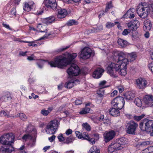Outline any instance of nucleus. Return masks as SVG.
<instances>
[{
  "mask_svg": "<svg viewBox=\"0 0 153 153\" xmlns=\"http://www.w3.org/2000/svg\"><path fill=\"white\" fill-rule=\"evenodd\" d=\"M116 142L120 145L121 146L123 147V146L127 143V139L124 137H122L117 139Z\"/></svg>",
  "mask_w": 153,
  "mask_h": 153,
  "instance_id": "nucleus-24",
  "label": "nucleus"
},
{
  "mask_svg": "<svg viewBox=\"0 0 153 153\" xmlns=\"http://www.w3.org/2000/svg\"><path fill=\"white\" fill-rule=\"evenodd\" d=\"M145 104L148 106H153V96L152 95L146 96L144 98Z\"/></svg>",
  "mask_w": 153,
  "mask_h": 153,
  "instance_id": "nucleus-17",
  "label": "nucleus"
},
{
  "mask_svg": "<svg viewBox=\"0 0 153 153\" xmlns=\"http://www.w3.org/2000/svg\"><path fill=\"white\" fill-rule=\"evenodd\" d=\"M55 19V17L52 16L44 19L43 22L44 23L48 25L53 22Z\"/></svg>",
  "mask_w": 153,
  "mask_h": 153,
  "instance_id": "nucleus-23",
  "label": "nucleus"
},
{
  "mask_svg": "<svg viewBox=\"0 0 153 153\" xmlns=\"http://www.w3.org/2000/svg\"><path fill=\"white\" fill-rule=\"evenodd\" d=\"M134 103L138 107H140L142 106V101L138 97L136 98L135 99Z\"/></svg>",
  "mask_w": 153,
  "mask_h": 153,
  "instance_id": "nucleus-35",
  "label": "nucleus"
},
{
  "mask_svg": "<svg viewBox=\"0 0 153 153\" xmlns=\"http://www.w3.org/2000/svg\"><path fill=\"white\" fill-rule=\"evenodd\" d=\"M90 109L89 108L85 107L83 108L81 111L79 112V114H86L87 113H90Z\"/></svg>",
  "mask_w": 153,
  "mask_h": 153,
  "instance_id": "nucleus-36",
  "label": "nucleus"
},
{
  "mask_svg": "<svg viewBox=\"0 0 153 153\" xmlns=\"http://www.w3.org/2000/svg\"><path fill=\"white\" fill-rule=\"evenodd\" d=\"M37 27L40 32L47 33V28L45 25L39 23L38 24Z\"/></svg>",
  "mask_w": 153,
  "mask_h": 153,
  "instance_id": "nucleus-26",
  "label": "nucleus"
},
{
  "mask_svg": "<svg viewBox=\"0 0 153 153\" xmlns=\"http://www.w3.org/2000/svg\"><path fill=\"white\" fill-rule=\"evenodd\" d=\"M134 97V94L131 92H128L124 95V98L127 100H131Z\"/></svg>",
  "mask_w": 153,
  "mask_h": 153,
  "instance_id": "nucleus-25",
  "label": "nucleus"
},
{
  "mask_svg": "<svg viewBox=\"0 0 153 153\" xmlns=\"http://www.w3.org/2000/svg\"><path fill=\"white\" fill-rule=\"evenodd\" d=\"M33 137L30 134H25L22 137V139L23 140H25V141H27L28 139H30H30H32V138Z\"/></svg>",
  "mask_w": 153,
  "mask_h": 153,
  "instance_id": "nucleus-40",
  "label": "nucleus"
},
{
  "mask_svg": "<svg viewBox=\"0 0 153 153\" xmlns=\"http://www.w3.org/2000/svg\"><path fill=\"white\" fill-rule=\"evenodd\" d=\"M117 93V91L116 90L114 91L111 94V97H114V96L116 95Z\"/></svg>",
  "mask_w": 153,
  "mask_h": 153,
  "instance_id": "nucleus-62",
  "label": "nucleus"
},
{
  "mask_svg": "<svg viewBox=\"0 0 153 153\" xmlns=\"http://www.w3.org/2000/svg\"><path fill=\"white\" fill-rule=\"evenodd\" d=\"M125 104L124 98L122 97H118L114 99L111 102L112 107L117 108L121 109L123 107Z\"/></svg>",
  "mask_w": 153,
  "mask_h": 153,
  "instance_id": "nucleus-5",
  "label": "nucleus"
},
{
  "mask_svg": "<svg viewBox=\"0 0 153 153\" xmlns=\"http://www.w3.org/2000/svg\"><path fill=\"white\" fill-rule=\"evenodd\" d=\"M79 83V81L76 79H74L67 82L65 85V87L68 88H71L75 85Z\"/></svg>",
  "mask_w": 153,
  "mask_h": 153,
  "instance_id": "nucleus-15",
  "label": "nucleus"
},
{
  "mask_svg": "<svg viewBox=\"0 0 153 153\" xmlns=\"http://www.w3.org/2000/svg\"><path fill=\"white\" fill-rule=\"evenodd\" d=\"M14 136L12 133L4 134L0 137V143L4 145L10 146L9 148L5 149V151L12 153L14 151V148L11 146V144L13 143Z\"/></svg>",
  "mask_w": 153,
  "mask_h": 153,
  "instance_id": "nucleus-3",
  "label": "nucleus"
},
{
  "mask_svg": "<svg viewBox=\"0 0 153 153\" xmlns=\"http://www.w3.org/2000/svg\"><path fill=\"white\" fill-rule=\"evenodd\" d=\"M18 116H19L20 119L23 120H25L27 118V116L23 113H20L19 115L18 114Z\"/></svg>",
  "mask_w": 153,
  "mask_h": 153,
  "instance_id": "nucleus-45",
  "label": "nucleus"
},
{
  "mask_svg": "<svg viewBox=\"0 0 153 153\" xmlns=\"http://www.w3.org/2000/svg\"><path fill=\"white\" fill-rule=\"evenodd\" d=\"M104 72L103 69L101 68H98L94 72L93 76L95 78H99L101 76Z\"/></svg>",
  "mask_w": 153,
  "mask_h": 153,
  "instance_id": "nucleus-18",
  "label": "nucleus"
},
{
  "mask_svg": "<svg viewBox=\"0 0 153 153\" xmlns=\"http://www.w3.org/2000/svg\"><path fill=\"white\" fill-rule=\"evenodd\" d=\"M82 126L87 131H89L91 130V127L87 123H83Z\"/></svg>",
  "mask_w": 153,
  "mask_h": 153,
  "instance_id": "nucleus-42",
  "label": "nucleus"
},
{
  "mask_svg": "<svg viewBox=\"0 0 153 153\" xmlns=\"http://www.w3.org/2000/svg\"><path fill=\"white\" fill-rule=\"evenodd\" d=\"M78 24V22L76 20H70L68 21L66 23V25L68 26H71L73 25H77Z\"/></svg>",
  "mask_w": 153,
  "mask_h": 153,
  "instance_id": "nucleus-34",
  "label": "nucleus"
},
{
  "mask_svg": "<svg viewBox=\"0 0 153 153\" xmlns=\"http://www.w3.org/2000/svg\"><path fill=\"white\" fill-rule=\"evenodd\" d=\"M57 137L59 141L60 142H62L65 141V139L63 137L62 134H59Z\"/></svg>",
  "mask_w": 153,
  "mask_h": 153,
  "instance_id": "nucleus-48",
  "label": "nucleus"
},
{
  "mask_svg": "<svg viewBox=\"0 0 153 153\" xmlns=\"http://www.w3.org/2000/svg\"><path fill=\"white\" fill-rule=\"evenodd\" d=\"M123 147L121 146L117 142L111 143L108 147V150L109 153H116V151L121 149Z\"/></svg>",
  "mask_w": 153,
  "mask_h": 153,
  "instance_id": "nucleus-10",
  "label": "nucleus"
},
{
  "mask_svg": "<svg viewBox=\"0 0 153 153\" xmlns=\"http://www.w3.org/2000/svg\"><path fill=\"white\" fill-rule=\"evenodd\" d=\"M150 144V141H146L142 142L137 145V147L141 148Z\"/></svg>",
  "mask_w": 153,
  "mask_h": 153,
  "instance_id": "nucleus-30",
  "label": "nucleus"
},
{
  "mask_svg": "<svg viewBox=\"0 0 153 153\" xmlns=\"http://www.w3.org/2000/svg\"><path fill=\"white\" fill-rule=\"evenodd\" d=\"M144 26L143 29L144 30L149 31L151 29L152 27V25L151 24V22L150 20H147L144 22Z\"/></svg>",
  "mask_w": 153,
  "mask_h": 153,
  "instance_id": "nucleus-22",
  "label": "nucleus"
},
{
  "mask_svg": "<svg viewBox=\"0 0 153 153\" xmlns=\"http://www.w3.org/2000/svg\"><path fill=\"white\" fill-rule=\"evenodd\" d=\"M137 123L133 121H130L126 124V131L129 134H135V131L138 127Z\"/></svg>",
  "mask_w": 153,
  "mask_h": 153,
  "instance_id": "nucleus-7",
  "label": "nucleus"
},
{
  "mask_svg": "<svg viewBox=\"0 0 153 153\" xmlns=\"http://www.w3.org/2000/svg\"><path fill=\"white\" fill-rule=\"evenodd\" d=\"M50 111L48 110L42 109L41 111V113L45 116H46L48 115Z\"/></svg>",
  "mask_w": 153,
  "mask_h": 153,
  "instance_id": "nucleus-47",
  "label": "nucleus"
},
{
  "mask_svg": "<svg viewBox=\"0 0 153 153\" xmlns=\"http://www.w3.org/2000/svg\"><path fill=\"white\" fill-rule=\"evenodd\" d=\"M67 71L69 76H76L79 74L80 69L76 65L73 63L71 65Z\"/></svg>",
  "mask_w": 153,
  "mask_h": 153,
  "instance_id": "nucleus-8",
  "label": "nucleus"
},
{
  "mask_svg": "<svg viewBox=\"0 0 153 153\" xmlns=\"http://www.w3.org/2000/svg\"><path fill=\"white\" fill-rule=\"evenodd\" d=\"M2 100L5 102L7 101H10L11 100L12 97L9 93H7L6 95L2 96L1 97Z\"/></svg>",
  "mask_w": 153,
  "mask_h": 153,
  "instance_id": "nucleus-29",
  "label": "nucleus"
},
{
  "mask_svg": "<svg viewBox=\"0 0 153 153\" xmlns=\"http://www.w3.org/2000/svg\"><path fill=\"white\" fill-rule=\"evenodd\" d=\"M148 119H144L142 120L139 124V128L140 129L143 131H145L146 126L144 124L145 121L146 122L147 121Z\"/></svg>",
  "mask_w": 153,
  "mask_h": 153,
  "instance_id": "nucleus-27",
  "label": "nucleus"
},
{
  "mask_svg": "<svg viewBox=\"0 0 153 153\" xmlns=\"http://www.w3.org/2000/svg\"><path fill=\"white\" fill-rule=\"evenodd\" d=\"M44 62V61L41 60L38 61L36 64L39 68H43Z\"/></svg>",
  "mask_w": 153,
  "mask_h": 153,
  "instance_id": "nucleus-43",
  "label": "nucleus"
},
{
  "mask_svg": "<svg viewBox=\"0 0 153 153\" xmlns=\"http://www.w3.org/2000/svg\"><path fill=\"white\" fill-rule=\"evenodd\" d=\"M56 136L55 135H53L51 137L48 138L49 140L51 142H53L55 139Z\"/></svg>",
  "mask_w": 153,
  "mask_h": 153,
  "instance_id": "nucleus-61",
  "label": "nucleus"
},
{
  "mask_svg": "<svg viewBox=\"0 0 153 153\" xmlns=\"http://www.w3.org/2000/svg\"><path fill=\"white\" fill-rule=\"evenodd\" d=\"M27 43H28V45L29 46H33L34 47H36L37 46V45L34 43V42L33 41L31 42H29Z\"/></svg>",
  "mask_w": 153,
  "mask_h": 153,
  "instance_id": "nucleus-53",
  "label": "nucleus"
},
{
  "mask_svg": "<svg viewBox=\"0 0 153 153\" xmlns=\"http://www.w3.org/2000/svg\"><path fill=\"white\" fill-rule=\"evenodd\" d=\"M59 122L56 120L51 121L46 126V132L48 134H53L57 131Z\"/></svg>",
  "mask_w": 153,
  "mask_h": 153,
  "instance_id": "nucleus-4",
  "label": "nucleus"
},
{
  "mask_svg": "<svg viewBox=\"0 0 153 153\" xmlns=\"http://www.w3.org/2000/svg\"><path fill=\"white\" fill-rule=\"evenodd\" d=\"M148 66L153 73V62H151L148 65Z\"/></svg>",
  "mask_w": 153,
  "mask_h": 153,
  "instance_id": "nucleus-55",
  "label": "nucleus"
},
{
  "mask_svg": "<svg viewBox=\"0 0 153 153\" xmlns=\"http://www.w3.org/2000/svg\"><path fill=\"white\" fill-rule=\"evenodd\" d=\"M52 33H49L48 34H45L43 36L40 38V39H47L48 38V36H49Z\"/></svg>",
  "mask_w": 153,
  "mask_h": 153,
  "instance_id": "nucleus-60",
  "label": "nucleus"
},
{
  "mask_svg": "<svg viewBox=\"0 0 153 153\" xmlns=\"http://www.w3.org/2000/svg\"><path fill=\"white\" fill-rule=\"evenodd\" d=\"M138 15L143 19L145 18L149 14V7H144L142 4H139L137 8Z\"/></svg>",
  "mask_w": 153,
  "mask_h": 153,
  "instance_id": "nucleus-6",
  "label": "nucleus"
},
{
  "mask_svg": "<svg viewBox=\"0 0 153 153\" xmlns=\"http://www.w3.org/2000/svg\"><path fill=\"white\" fill-rule=\"evenodd\" d=\"M137 55L135 53H130L122 52L118 53L117 61L115 62H112L107 67V73L110 76L115 77L117 74L124 76L126 74V70L128 62V60L133 61L135 60Z\"/></svg>",
  "mask_w": 153,
  "mask_h": 153,
  "instance_id": "nucleus-1",
  "label": "nucleus"
},
{
  "mask_svg": "<svg viewBox=\"0 0 153 153\" xmlns=\"http://www.w3.org/2000/svg\"><path fill=\"white\" fill-rule=\"evenodd\" d=\"M104 115H101L100 117L98 118V120L100 121H102L104 119Z\"/></svg>",
  "mask_w": 153,
  "mask_h": 153,
  "instance_id": "nucleus-63",
  "label": "nucleus"
},
{
  "mask_svg": "<svg viewBox=\"0 0 153 153\" xmlns=\"http://www.w3.org/2000/svg\"><path fill=\"white\" fill-rule=\"evenodd\" d=\"M75 134L76 137H77L79 139H81L82 138V133L79 131H75Z\"/></svg>",
  "mask_w": 153,
  "mask_h": 153,
  "instance_id": "nucleus-51",
  "label": "nucleus"
},
{
  "mask_svg": "<svg viewBox=\"0 0 153 153\" xmlns=\"http://www.w3.org/2000/svg\"><path fill=\"white\" fill-rule=\"evenodd\" d=\"M16 9L14 8H13L10 10V13L12 15L16 16Z\"/></svg>",
  "mask_w": 153,
  "mask_h": 153,
  "instance_id": "nucleus-59",
  "label": "nucleus"
},
{
  "mask_svg": "<svg viewBox=\"0 0 153 153\" xmlns=\"http://www.w3.org/2000/svg\"><path fill=\"white\" fill-rule=\"evenodd\" d=\"M117 42L118 44L122 47H125L128 44V42L126 41L121 39H119Z\"/></svg>",
  "mask_w": 153,
  "mask_h": 153,
  "instance_id": "nucleus-28",
  "label": "nucleus"
},
{
  "mask_svg": "<svg viewBox=\"0 0 153 153\" xmlns=\"http://www.w3.org/2000/svg\"><path fill=\"white\" fill-rule=\"evenodd\" d=\"M82 138L81 139H85L86 140H88L89 139V136L87 133L86 132H83L82 133Z\"/></svg>",
  "mask_w": 153,
  "mask_h": 153,
  "instance_id": "nucleus-41",
  "label": "nucleus"
},
{
  "mask_svg": "<svg viewBox=\"0 0 153 153\" xmlns=\"http://www.w3.org/2000/svg\"><path fill=\"white\" fill-rule=\"evenodd\" d=\"M145 116V115L144 114H142L141 115L138 116L135 115L133 117V119L135 121H139L143 118Z\"/></svg>",
  "mask_w": 153,
  "mask_h": 153,
  "instance_id": "nucleus-39",
  "label": "nucleus"
},
{
  "mask_svg": "<svg viewBox=\"0 0 153 153\" xmlns=\"http://www.w3.org/2000/svg\"><path fill=\"white\" fill-rule=\"evenodd\" d=\"M135 10L134 8L129 9L124 16V17L129 18L131 19L134 18L135 16L134 13Z\"/></svg>",
  "mask_w": 153,
  "mask_h": 153,
  "instance_id": "nucleus-20",
  "label": "nucleus"
},
{
  "mask_svg": "<svg viewBox=\"0 0 153 153\" xmlns=\"http://www.w3.org/2000/svg\"><path fill=\"white\" fill-rule=\"evenodd\" d=\"M110 114L113 116H119L120 115V112L117 108L112 107L109 110Z\"/></svg>",
  "mask_w": 153,
  "mask_h": 153,
  "instance_id": "nucleus-21",
  "label": "nucleus"
},
{
  "mask_svg": "<svg viewBox=\"0 0 153 153\" xmlns=\"http://www.w3.org/2000/svg\"><path fill=\"white\" fill-rule=\"evenodd\" d=\"M56 1V0H45L43 4L47 8L54 10L57 7Z\"/></svg>",
  "mask_w": 153,
  "mask_h": 153,
  "instance_id": "nucleus-13",
  "label": "nucleus"
},
{
  "mask_svg": "<svg viewBox=\"0 0 153 153\" xmlns=\"http://www.w3.org/2000/svg\"><path fill=\"white\" fill-rule=\"evenodd\" d=\"M94 136V139L96 140H97L99 139V134H93Z\"/></svg>",
  "mask_w": 153,
  "mask_h": 153,
  "instance_id": "nucleus-64",
  "label": "nucleus"
},
{
  "mask_svg": "<svg viewBox=\"0 0 153 153\" xmlns=\"http://www.w3.org/2000/svg\"><path fill=\"white\" fill-rule=\"evenodd\" d=\"M76 53L70 54L66 53L62 56L57 57L55 59L54 61L48 62L51 66L62 68L63 66L71 64L73 60L77 56Z\"/></svg>",
  "mask_w": 153,
  "mask_h": 153,
  "instance_id": "nucleus-2",
  "label": "nucleus"
},
{
  "mask_svg": "<svg viewBox=\"0 0 153 153\" xmlns=\"http://www.w3.org/2000/svg\"><path fill=\"white\" fill-rule=\"evenodd\" d=\"M118 23L119 22H115L114 23L110 22H108L106 24V26L107 28H110L113 27L115 25Z\"/></svg>",
  "mask_w": 153,
  "mask_h": 153,
  "instance_id": "nucleus-37",
  "label": "nucleus"
},
{
  "mask_svg": "<svg viewBox=\"0 0 153 153\" xmlns=\"http://www.w3.org/2000/svg\"><path fill=\"white\" fill-rule=\"evenodd\" d=\"M130 32V30L128 29H125L122 33V34L123 35H126Z\"/></svg>",
  "mask_w": 153,
  "mask_h": 153,
  "instance_id": "nucleus-50",
  "label": "nucleus"
},
{
  "mask_svg": "<svg viewBox=\"0 0 153 153\" xmlns=\"http://www.w3.org/2000/svg\"><path fill=\"white\" fill-rule=\"evenodd\" d=\"M97 94L100 97H103L104 95V91L102 89H100L99 91H97Z\"/></svg>",
  "mask_w": 153,
  "mask_h": 153,
  "instance_id": "nucleus-49",
  "label": "nucleus"
},
{
  "mask_svg": "<svg viewBox=\"0 0 153 153\" xmlns=\"http://www.w3.org/2000/svg\"><path fill=\"white\" fill-rule=\"evenodd\" d=\"M106 83L107 82L105 80L101 81L99 83V86L101 89L106 87L105 86V85Z\"/></svg>",
  "mask_w": 153,
  "mask_h": 153,
  "instance_id": "nucleus-46",
  "label": "nucleus"
},
{
  "mask_svg": "<svg viewBox=\"0 0 153 153\" xmlns=\"http://www.w3.org/2000/svg\"><path fill=\"white\" fill-rule=\"evenodd\" d=\"M135 83L136 87L140 89H144L149 85L148 82L145 79L141 78L136 79Z\"/></svg>",
  "mask_w": 153,
  "mask_h": 153,
  "instance_id": "nucleus-9",
  "label": "nucleus"
},
{
  "mask_svg": "<svg viewBox=\"0 0 153 153\" xmlns=\"http://www.w3.org/2000/svg\"><path fill=\"white\" fill-rule=\"evenodd\" d=\"M82 103V101L80 99H77L75 101V104L76 105H79Z\"/></svg>",
  "mask_w": 153,
  "mask_h": 153,
  "instance_id": "nucleus-56",
  "label": "nucleus"
},
{
  "mask_svg": "<svg viewBox=\"0 0 153 153\" xmlns=\"http://www.w3.org/2000/svg\"><path fill=\"white\" fill-rule=\"evenodd\" d=\"M87 140L88 141L90 142L92 144H94L95 143V139L94 138H90L89 137V139Z\"/></svg>",
  "mask_w": 153,
  "mask_h": 153,
  "instance_id": "nucleus-54",
  "label": "nucleus"
},
{
  "mask_svg": "<svg viewBox=\"0 0 153 153\" xmlns=\"http://www.w3.org/2000/svg\"><path fill=\"white\" fill-rule=\"evenodd\" d=\"M112 4L111 2L110 1L108 2L106 4V7L105 10L103 12V13H107L109 10L112 7Z\"/></svg>",
  "mask_w": 153,
  "mask_h": 153,
  "instance_id": "nucleus-38",
  "label": "nucleus"
},
{
  "mask_svg": "<svg viewBox=\"0 0 153 153\" xmlns=\"http://www.w3.org/2000/svg\"><path fill=\"white\" fill-rule=\"evenodd\" d=\"M91 53V50L90 48L88 47L84 48L80 53V57L83 59H88L90 57Z\"/></svg>",
  "mask_w": 153,
  "mask_h": 153,
  "instance_id": "nucleus-11",
  "label": "nucleus"
},
{
  "mask_svg": "<svg viewBox=\"0 0 153 153\" xmlns=\"http://www.w3.org/2000/svg\"><path fill=\"white\" fill-rule=\"evenodd\" d=\"M35 142L36 138L33 137L32 139L30 140L29 145L31 147H32L35 145Z\"/></svg>",
  "mask_w": 153,
  "mask_h": 153,
  "instance_id": "nucleus-44",
  "label": "nucleus"
},
{
  "mask_svg": "<svg viewBox=\"0 0 153 153\" xmlns=\"http://www.w3.org/2000/svg\"><path fill=\"white\" fill-rule=\"evenodd\" d=\"M23 9L25 11L28 12L31 9V6L28 3L25 2L23 6Z\"/></svg>",
  "mask_w": 153,
  "mask_h": 153,
  "instance_id": "nucleus-31",
  "label": "nucleus"
},
{
  "mask_svg": "<svg viewBox=\"0 0 153 153\" xmlns=\"http://www.w3.org/2000/svg\"><path fill=\"white\" fill-rule=\"evenodd\" d=\"M72 130L71 129L69 128L66 130L65 133L66 135L68 136L72 134Z\"/></svg>",
  "mask_w": 153,
  "mask_h": 153,
  "instance_id": "nucleus-58",
  "label": "nucleus"
},
{
  "mask_svg": "<svg viewBox=\"0 0 153 153\" xmlns=\"http://www.w3.org/2000/svg\"><path fill=\"white\" fill-rule=\"evenodd\" d=\"M0 115L1 116H6L7 117H9L10 116L4 111H1L0 113Z\"/></svg>",
  "mask_w": 153,
  "mask_h": 153,
  "instance_id": "nucleus-52",
  "label": "nucleus"
},
{
  "mask_svg": "<svg viewBox=\"0 0 153 153\" xmlns=\"http://www.w3.org/2000/svg\"><path fill=\"white\" fill-rule=\"evenodd\" d=\"M24 148V146H23L21 147L18 150V153H27L25 151H23V150Z\"/></svg>",
  "mask_w": 153,
  "mask_h": 153,
  "instance_id": "nucleus-57",
  "label": "nucleus"
},
{
  "mask_svg": "<svg viewBox=\"0 0 153 153\" xmlns=\"http://www.w3.org/2000/svg\"><path fill=\"white\" fill-rule=\"evenodd\" d=\"M139 22L138 20H133L128 23V26L130 31L135 30L139 27Z\"/></svg>",
  "mask_w": 153,
  "mask_h": 153,
  "instance_id": "nucleus-14",
  "label": "nucleus"
},
{
  "mask_svg": "<svg viewBox=\"0 0 153 153\" xmlns=\"http://www.w3.org/2000/svg\"><path fill=\"white\" fill-rule=\"evenodd\" d=\"M116 135V133L114 130L105 131L103 134L104 140L106 143L112 140Z\"/></svg>",
  "mask_w": 153,
  "mask_h": 153,
  "instance_id": "nucleus-12",
  "label": "nucleus"
},
{
  "mask_svg": "<svg viewBox=\"0 0 153 153\" xmlns=\"http://www.w3.org/2000/svg\"><path fill=\"white\" fill-rule=\"evenodd\" d=\"M67 14V10L65 9L60 8L58 9L57 17L59 19L65 17Z\"/></svg>",
  "mask_w": 153,
  "mask_h": 153,
  "instance_id": "nucleus-19",
  "label": "nucleus"
},
{
  "mask_svg": "<svg viewBox=\"0 0 153 153\" xmlns=\"http://www.w3.org/2000/svg\"><path fill=\"white\" fill-rule=\"evenodd\" d=\"M100 151L96 146H93L90 150L88 153H100Z\"/></svg>",
  "mask_w": 153,
  "mask_h": 153,
  "instance_id": "nucleus-33",
  "label": "nucleus"
},
{
  "mask_svg": "<svg viewBox=\"0 0 153 153\" xmlns=\"http://www.w3.org/2000/svg\"><path fill=\"white\" fill-rule=\"evenodd\" d=\"M74 138L70 136L67 138H66L65 139L64 143L68 144L70 143H71L74 140Z\"/></svg>",
  "mask_w": 153,
  "mask_h": 153,
  "instance_id": "nucleus-32",
  "label": "nucleus"
},
{
  "mask_svg": "<svg viewBox=\"0 0 153 153\" xmlns=\"http://www.w3.org/2000/svg\"><path fill=\"white\" fill-rule=\"evenodd\" d=\"M144 124L146 126L145 131L147 132H151L153 131V120H147L146 122L145 121Z\"/></svg>",
  "mask_w": 153,
  "mask_h": 153,
  "instance_id": "nucleus-16",
  "label": "nucleus"
}]
</instances>
